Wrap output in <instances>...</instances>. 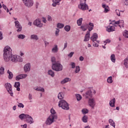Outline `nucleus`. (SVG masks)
Listing matches in <instances>:
<instances>
[{
    "instance_id": "1",
    "label": "nucleus",
    "mask_w": 128,
    "mask_h": 128,
    "mask_svg": "<svg viewBox=\"0 0 128 128\" xmlns=\"http://www.w3.org/2000/svg\"><path fill=\"white\" fill-rule=\"evenodd\" d=\"M12 50L10 46H6L4 50V58L5 62H10L11 60L12 62H18V56L12 55Z\"/></svg>"
},
{
    "instance_id": "2",
    "label": "nucleus",
    "mask_w": 128,
    "mask_h": 128,
    "mask_svg": "<svg viewBox=\"0 0 128 128\" xmlns=\"http://www.w3.org/2000/svg\"><path fill=\"white\" fill-rule=\"evenodd\" d=\"M52 68L53 70H55V72H62L63 67L60 62L57 61L56 63L52 66Z\"/></svg>"
},
{
    "instance_id": "3",
    "label": "nucleus",
    "mask_w": 128,
    "mask_h": 128,
    "mask_svg": "<svg viewBox=\"0 0 128 128\" xmlns=\"http://www.w3.org/2000/svg\"><path fill=\"white\" fill-rule=\"evenodd\" d=\"M58 106L62 108L63 110H70V106H68V104L66 102V100H62L59 102Z\"/></svg>"
},
{
    "instance_id": "4",
    "label": "nucleus",
    "mask_w": 128,
    "mask_h": 128,
    "mask_svg": "<svg viewBox=\"0 0 128 128\" xmlns=\"http://www.w3.org/2000/svg\"><path fill=\"white\" fill-rule=\"evenodd\" d=\"M54 120H58L56 116L54 117L52 116H50L46 121V124L47 126H50L54 122Z\"/></svg>"
},
{
    "instance_id": "5",
    "label": "nucleus",
    "mask_w": 128,
    "mask_h": 128,
    "mask_svg": "<svg viewBox=\"0 0 128 128\" xmlns=\"http://www.w3.org/2000/svg\"><path fill=\"white\" fill-rule=\"evenodd\" d=\"M78 8L82 10H88V6L86 2H80V4L78 6Z\"/></svg>"
},
{
    "instance_id": "6",
    "label": "nucleus",
    "mask_w": 128,
    "mask_h": 128,
    "mask_svg": "<svg viewBox=\"0 0 128 128\" xmlns=\"http://www.w3.org/2000/svg\"><path fill=\"white\" fill-rule=\"evenodd\" d=\"M4 86L7 90L8 94H10L11 96H14V93L12 92V84H10L8 82H7L5 84Z\"/></svg>"
},
{
    "instance_id": "7",
    "label": "nucleus",
    "mask_w": 128,
    "mask_h": 128,
    "mask_svg": "<svg viewBox=\"0 0 128 128\" xmlns=\"http://www.w3.org/2000/svg\"><path fill=\"white\" fill-rule=\"evenodd\" d=\"M24 4L27 8H32L34 6V1L32 0H22Z\"/></svg>"
},
{
    "instance_id": "8",
    "label": "nucleus",
    "mask_w": 128,
    "mask_h": 128,
    "mask_svg": "<svg viewBox=\"0 0 128 128\" xmlns=\"http://www.w3.org/2000/svg\"><path fill=\"white\" fill-rule=\"evenodd\" d=\"M14 24L16 28H18L16 32H20L22 31V25H20V22H18V20L15 21Z\"/></svg>"
},
{
    "instance_id": "9",
    "label": "nucleus",
    "mask_w": 128,
    "mask_h": 128,
    "mask_svg": "<svg viewBox=\"0 0 128 128\" xmlns=\"http://www.w3.org/2000/svg\"><path fill=\"white\" fill-rule=\"evenodd\" d=\"M83 96L85 98H89L90 100V98H92V91L88 90L84 94Z\"/></svg>"
},
{
    "instance_id": "10",
    "label": "nucleus",
    "mask_w": 128,
    "mask_h": 128,
    "mask_svg": "<svg viewBox=\"0 0 128 128\" xmlns=\"http://www.w3.org/2000/svg\"><path fill=\"white\" fill-rule=\"evenodd\" d=\"M88 104L92 108H94V106H96V100H94V98H90L88 101Z\"/></svg>"
},
{
    "instance_id": "11",
    "label": "nucleus",
    "mask_w": 128,
    "mask_h": 128,
    "mask_svg": "<svg viewBox=\"0 0 128 128\" xmlns=\"http://www.w3.org/2000/svg\"><path fill=\"white\" fill-rule=\"evenodd\" d=\"M33 24L36 26H38V28H42V24L40 22V19H36L35 20Z\"/></svg>"
},
{
    "instance_id": "12",
    "label": "nucleus",
    "mask_w": 128,
    "mask_h": 128,
    "mask_svg": "<svg viewBox=\"0 0 128 128\" xmlns=\"http://www.w3.org/2000/svg\"><path fill=\"white\" fill-rule=\"evenodd\" d=\"M26 122L28 124H34V118H32V117L30 116L28 114H27V116H26Z\"/></svg>"
},
{
    "instance_id": "13",
    "label": "nucleus",
    "mask_w": 128,
    "mask_h": 128,
    "mask_svg": "<svg viewBox=\"0 0 128 128\" xmlns=\"http://www.w3.org/2000/svg\"><path fill=\"white\" fill-rule=\"evenodd\" d=\"M30 68H31L30 64L27 63L24 66V72H30Z\"/></svg>"
},
{
    "instance_id": "14",
    "label": "nucleus",
    "mask_w": 128,
    "mask_h": 128,
    "mask_svg": "<svg viewBox=\"0 0 128 128\" xmlns=\"http://www.w3.org/2000/svg\"><path fill=\"white\" fill-rule=\"evenodd\" d=\"M26 76H28V74H18L16 77V80H22L24 78H26Z\"/></svg>"
},
{
    "instance_id": "15",
    "label": "nucleus",
    "mask_w": 128,
    "mask_h": 128,
    "mask_svg": "<svg viewBox=\"0 0 128 128\" xmlns=\"http://www.w3.org/2000/svg\"><path fill=\"white\" fill-rule=\"evenodd\" d=\"M98 34L94 33L93 35L91 36L90 40L92 42H96L98 44L100 42L99 40H98Z\"/></svg>"
},
{
    "instance_id": "16",
    "label": "nucleus",
    "mask_w": 128,
    "mask_h": 128,
    "mask_svg": "<svg viewBox=\"0 0 128 128\" xmlns=\"http://www.w3.org/2000/svg\"><path fill=\"white\" fill-rule=\"evenodd\" d=\"M86 26L88 28V30H89L88 32H90L92 30H94V23L92 22H90L88 24H86Z\"/></svg>"
},
{
    "instance_id": "17",
    "label": "nucleus",
    "mask_w": 128,
    "mask_h": 128,
    "mask_svg": "<svg viewBox=\"0 0 128 128\" xmlns=\"http://www.w3.org/2000/svg\"><path fill=\"white\" fill-rule=\"evenodd\" d=\"M116 28L114 26H108L106 27V32H114Z\"/></svg>"
},
{
    "instance_id": "18",
    "label": "nucleus",
    "mask_w": 128,
    "mask_h": 128,
    "mask_svg": "<svg viewBox=\"0 0 128 128\" xmlns=\"http://www.w3.org/2000/svg\"><path fill=\"white\" fill-rule=\"evenodd\" d=\"M62 0H52V6H54V8H56V5L60 6V2Z\"/></svg>"
},
{
    "instance_id": "19",
    "label": "nucleus",
    "mask_w": 128,
    "mask_h": 128,
    "mask_svg": "<svg viewBox=\"0 0 128 128\" xmlns=\"http://www.w3.org/2000/svg\"><path fill=\"white\" fill-rule=\"evenodd\" d=\"M90 32H87V33L85 36L84 42H88L90 40Z\"/></svg>"
},
{
    "instance_id": "20",
    "label": "nucleus",
    "mask_w": 128,
    "mask_h": 128,
    "mask_svg": "<svg viewBox=\"0 0 128 128\" xmlns=\"http://www.w3.org/2000/svg\"><path fill=\"white\" fill-rule=\"evenodd\" d=\"M70 80H72V79L68 78H66L60 82V84H66V82H70Z\"/></svg>"
},
{
    "instance_id": "21",
    "label": "nucleus",
    "mask_w": 128,
    "mask_h": 128,
    "mask_svg": "<svg viewBox=\"0 0 128 128\" xmlns=\"http://www.w3.org/2000/svg\"><path fill=\"white\" fill-rule=\"evenodd\" d=\"M116 104V98H114L110 101L109 104L111 108H114V104Z\"/></svg>"
},
{
    "instance_id": "22",
    "label": "nucleus",
    "mask_w": 128,
    "mask_h": 128,
    "mask_svg": "<svg viewBox=\"0 0 128 128\" xmlns=\"http://www.w3.org/2000/svg\"><path fill=\"white\" fill-rule=\"evenodd\" d=\"M14 86L16 88V90L18 92L20 90V82H15Z\"/></svg>"
},
{
    "instance_id": "23",
    "label": "nucleus",
    "mask_w": 128,
    "mask_h": 128,
    "mask_svg": "<svg viewBox=\"0 0 128 128\" xmlns=\"http://www.w3.org/2000/svg\"><path fill=\"white\" fill-rule=\"evenodd\" d=\"M52 52H54V54H56L58 52V45H54V47L52 50Z\"/></svg>"
},
{
    "instance_id": "24",
    "label": "nucleus",
    "mask_w": 128,
    "mask_h": 128,
    "mask_svg": "<svg viewBox=\"0 0 128 128\" xmlns=\"http://www.w3.org/2000/svg\"><path fill=\"white\" fill-rule=\"evenodd\" d=\"M51 114L50 116H52L53 118L56 116V118H58V115L56 114V110L54 108H52L50 110Z\"/></svg>"
},
{
    "instance_id": "25",
    "label": "nucleus",
    "mask_w": 128,
    "mask_h": 128,
    "mask_svg": "<svg viewBox=\"0 0 128 128\" xmlns=\"http://www.w3.org/2000/svg\"><path fill=\"white\" fill-rule=\"evenodd\" d=\"M7 72L8 74V78L9 80H12V78H14V74H12V72L10 71V70H8Z\"/></svg>"
},
{
    "instance_id": "26",
    "label": "nucleus",
    "mask_w": 128,
    "mask_h": 128,
    "mask_svg": "<svg viewBox=\"0 0 128 128\" xmlns=\"http://www.w3.org/2000/svg\"><path fill=\"white\" fill-rule=\"evenodd\" d=\"M30 38V40H38V36L36 34H32Z\"/></svg>"
},
{
    "instance_id": "27",
    "label": "nucleus",
    "mask_w": 128,
    "mask_h": 128,
    "mask_svg": "<svg viewBox=\"0 0 128 128\" xmlns=\"http://www.w3.org/2000/svg\"><path fill=\"white\" fill-rule=\"evenodd\" d=\"M48 74L52 78H54V72L52 70H50L48 71Z\"/></svg>"
},
{
    "instance_id": "28",
    "label": "nucleus",
    "mask_w": 128,
    "mask_h": 128,
    "mask_svg": "<svg viewBox=\"0 0 128 128\" xmlns=\"http://www.w3.org/2000/svg\"><path fill=\"white\" fill-rule=\"evenodd\" d=\"M124 20H119L118 26H120V28H122V26L124 28Z\"/></svg>"
},
{
    "instance_id": "29",
    "label": "nucleus",
    "mask_w": 128,
    "mask_h": 128,
    "mask_svg": "<svg viewBox=\"0 0 128 128\" xmlns=\"http://www.w3.org/2000/svg\"><path fill=\"white\" fill-rule=\"evenodd\" d=\"M27 116H28V114H22L19 116V118H20V120H24V118L26 120Z\"/></svg>"
},
{
    "instance_id": "30",
    "label": "nucleus",
    "mask_w": 128,
    "mask_h": 128,
    "mask_svg": "<svg viewBox=\"0 0 128 128\" xmlns=\"http://www.w3.org/2000/svg\"><path fill=\"white\" fill-rule=\"evenodd\" d=\"M35 90H38V92H44V88L42 87H38L35 88Z\"/></svg>"
},
{
    "instance_id": "31",
    "label": "nucleus",
    "mask_w": 128,
    "mask_h": 128,
    "mask_svg": "<svg viewBox=\"0 0 128 128\" xmlns=\"http://www.w3.org/2000/svg\"><path fill=\"white\" fill-rule=\"evenodd\" d=\"M108 122L110 126H114V128H116V124L114 123V120L110 119Z\"/></svg>"
},
{
    "instance_id": "32",
    "label": "nucleus",
    "mask_w": 128,
    "mask_h": 128,
    "mask_svg": "<svg viewBox=\"0 0 128 128\" xmlns=\"http://www.w3.org/2000/svg\"><path fill=\"white\" fill-rule=\"evenodd\" d=\"M110 60L112 62H116V55L112 54L110 56Z\"/></svg>"
},
{
    "instance_id": "33",
    "label": "nucleus",
    "mask_w": 128,
    "mask_h": 128,
    "mask_svg": "<svg viewBox=\"0 0 128 128\" xmlns=\"http://www.w3.org/2000/svg\"><path fill=\"white\" fill-rule=\"evenodd\" d=\"M51 62H52V66L54 64H56V62H56V57L54 56H52L51 58Z\"/></svg>"
},
{
    "instance_id": "34",
    "label": "nucleus",
    "mask_w": 128,
    "mask_h": 128,
    "mask_svg": "<svg viewBox=\"0 0 128 128\" xmlns=\"http://www.w3.org/2000/svg\"><path fill=\"white\" fill-rule=\"evenodd\" d=\"M62 94V92H59L58 96V100H62L64 98V95Z\"/></svg>"
},
{
    "instance_id": "35",
    "label": "nucleus",
    "mask_w": 128,
    "mask_h": 128,
    "mask_svg": "<svg viewBox=\"0 0 128 128\" xmlns=\"http://www.w3.org/2000/svg\"><path fill=\"white\" fill-rule=\"evenodd\" d=\"M107 82H108V84H112V76H109L107 78Z\"/></svg>"
},
{
    "instance_id": "36",
    "label": "nucleus",
    "mask_w": 128,
    "mask_h": 128,
    "mask_svg": "<svg viewBox=\"0 0 128 128\" xmlns=\"http://www.w3.org/2000/svg\"><path fill=\"white\" fill-rule=\"evenodd\" d=\"M102 8H104V12H108V6H106L105 4H102Z\"/></svg>"
},
{
    "instance_id": "37",
    "label": "nucleus",
    "mask_w": 128,
    "mask_h": 128,
    "mask_svg": "<svg viewBox=\"0 0 128 128\" xmlns=\"http://www.w3.org/2000/svg\"><path fill=\"white\" fill-rule=\"evenodd\" d=\"M82 18H80L77 20V24L80 26H82Z\"/></svg>"
},
{
    "instance_id": "38",
    "label": "nucleus",
    "mask_w": 128,
    "mask_h": 128,
    "mask_svg": "<svg viewBox=\"0 0 128 128\" xmlns=\"http://www.w3.org/2000/svg\"><path fill=\"white\" fill-rule=\"evenodd\" d=\"M64 26V24L62 23H58L57 24V28H62Z\"/></svg>"
},
{
    "instance_id": "39",
    "label": "nucleus",
    "mask_w": 128,
    "mask_h": 128,
    "mask_svg": "<svg viewBox=\"0 0 128 128\" xmlns=\"http://www.w3.org/2000/svg\"><path fill=\"white\" fill-rule=\"evenodd\" d=\"M18 38L21 39V40H24L26 38V36L24 34H19L18 36Z\"/></svg>"
},
{
    "instance_id": "40",
    "label": "nucleus",
    "mask_w": 128,
    "mask_h": 128,
    "mask_svg": "<svg viewBox=\"0 0 128 128\" xmlns=\"http://www.w3.org/2000/svg\"><path fill=\"white\" fill-rule=\"evenodd\" d=\"M88 26H86V24L82 26H80V28L83 30L84 32H86L87 30Z\"/></svg>"
},
{
    "instance_id": "41",
    "label": "nucleus",
    "mask_w": 128,
    "mask_h": 128,
    "mask_svg": "<svg viewBox=\"0 0 128 128\" xmlns=\"http://www.w3.org/2000/svg\"><path fill=\"white\" fill-rule=\"evenodd\" d=\"M124 66H125V67L128 68V59L127 58H125L124 60Z\"/></svg>"
},
{
    "instance_id": "42",
    "label": "nucleus",
    "mask_w": 128,
    "mask_h": 128,
    "mask_svg": "<svg viewBox=\"0 0 128 128\" xmlns=\"http://www.w3.org/2000/svg\"><path fill=\"white\" fill-rule=\"evenodd\" d=\"M64 29L65 30L66 32H70V26H66L64 28Z\"/></svg>"
},
{
    "instance_id": "43",
    "label": "nucleus",
    "mask_w": 128,
    "mask_h": 128,
    "mask_svg": "<svg viewBox=\"0 0 128 128\" xmlns=\"http://www.w3.org/2000/svg\"><path fill=\"white\" fill-rule=\"evenodd\" d=\"M76 97L78 102H80V100L82 98V96L80 94H76Z\"/></svg>"
},
{
    "instance_id": "44",
    "label": "nucleus",
    "mask_w": 128,
    "mask_h": 128,
    "mask_svg": "<svg viewBox=\"0 0 128 128\" xmlns=\"http://www.w3.org/2000/svg\"><path fill=\"white\" fill-rule=\"evenodd\" d=\"M80 66H76L75 74H78V72H80Z\"/></svg>"
},
{
    "instance_id": "45",
    "label": "nucleus",
    "mask_w": 128,
    "mask_h": 128,
    "mask_svg": "<svg viewBox=\"0 0 128 128\" xmlns=\"http://www.w3.org/2000/svg\"><path fill=\"white\" fill-rule=\"evenodd\" d=\"M82 120L84 122H88V116H84Z\"/></svg>"
},
{
    "instance_id": "46",
    "label": "nucleus",
    "mask_w": 128,
    "mask_h": 128,
    "mask_svg": "<svg viewBox=\"0 0 128 128\" xmlns=\"http://www.w3.org/2000/svg\"><path fill=\"white\" fill-rule=\"evenodd\" d=\"M4 74V68L1 67L0 68V74Z\"/></svg>"
},
{
    "instance_id": "47",
    "label": "nucleus",
    "mask_w": 128,
    "mask_h": 128,
    "mask_svg": "<svg viewBox=\"0 0 128 128\" xmlns=\"http://www.w3.org/2000/svg\"><path fill=\"white\" fill-rule=\"evenodd\" d=\"M123 36L125 37L128 38V31L126 30H125L124 31V33L123 34Z\"/></svg>"
},
{
    "instance_id": "48",
    "label": "nucleus",
    "mask_w": 128,
    "mask_h": 128,
    "mask_svg": "<svg viewBox=\"0 0 128 128\" xmlns=\"http://www.w3.org/2000/svg\"><path fill=\"white\" fill-rule=\"evenodd\" d=\"M88 112V109L82 110V113L83 114H86Z\"/></svg>"
},
{
    "instance_id": "49",
    "label": "nucleus",
    "mask_w": 128,
    "mask_h": 128,
    "mask_svg": "<svg viewBox=\"0 0 128 128\" xmlns=\"http://www.w3.org/2000/svg\"><path fill=\"white\" fill-rule=\"evenodd\" d=\"M2 6L3 8H4V10H6V12H9L10 10H8V8H6V5H4V4H3L2 5Z\"/></svg>"
},
{
    "instance_id": "50",
    "label": "nucleus",
    "mask_w": 128,
    "mask_h": 128,
    "mask_svg": "<svg viewBox=\"0 0 128 128\" xmlns=\"http://www.w3.org/2000/svg\"><path fill=\"white\" fill-rule=\"evenodd\" d=\"M17 62H22V58L20 56H17Z\"/></svg>"
},
{
    "instance_id": "51",
    "label": "nucleus",
    "mask_w": 128,
    "mask_h": 128,
    "mask_svg": "<svg viewBox=\"0 0 128 128\" xmlns=\"http://www.w3.org/2000/svg\"><path fill=\"white\" fill-rule=\"evenodd\" d=\"M60 33V30L58 28H56V30L55 32V35L56 36H58L59 34Z\"/></svg>"
},
{
    "instance_id": "52",
    "label": "nucleus",
    "mask_w": 128,
    "mask_h": 128,
    "mask_svg": "<svg viewBox=\"0 0 128 128\" xmlns=\"http://www.w3.org/2000/svg\"><path fill=\"white\" fill-rule=\"evenodd\" d=\"M18 108H24V105L22 103H18Z\"/></svg>"
},
{
    "instance_id": "53",
    "label": "nucleus",
    "mask_w": 128,
    "mask_h": 128,
    "mask_svg": "<svg viewBox=\"0 0 128 128\" xmlns=\"http://www.w3.org/2000/svg\"><path fill=\"white\" fill-rule=\"evenodd\" d=\"M70 66H72V68H76V63L72 62L70 63Z\"/></svg>"
},
{
    "instance_id": "54",
    "label": "nucleus",
    "mask_w": 128,
    "mask_h": 128,
    "mask_svg": "<svg viewBox=\"0 0 128 128\" xmlns=\"http://www.w3.org/2000/svg\"><path fill=\"white\" fill-rule=\"evenodd\" d=\"M109 42H110V39L106 40V41H104V46L106 44H109Z\"/></svg>"
},
{
    "instance_id": "55",
    "label": "nucleus",
    "mask_w": 128,
    "mask_h": 128,
    "mask_svg": "<svg viewBox=\"0 0 128 128\" xmlns=\"http://www.w3.org/2000/svg\"><path fill=\"white\" fill-rule=\"evenodd\" d=\"M116 12L118 16H120V12L119 10H116Z\"/></svg>"
},
{
    "instance_id": "56",
    "label": "nucleus",
    "mask_w": 128,
    "mask_h": 128,
    "mask_svg": "<svg viewBox=\"0 0 128 128\" xmlns=\"http://www.w3.org/2000/svg\"><path fill=\"white\" fill-rule=\"evenodd\" d=\"M74 54V52H71L68 54V56H69V58H72Z\"/></svg>"
},
{
    "instance_id": "57",
    "label": "nucleus",
    "mask_w": 128,
    "mask_h": 128,
    "mask_svg": "<svg viewBox=\"0 0 128 128\" xmlns=\"http://www.w3.org/2000/svg\"><path fill=\"white\" fill-rule=\"evenodd\" d=\"M113 22H114V23H113V24H119L120 25V20L118 21H116V20H114L112 21Z\"/></svg>"
},
{
    "instance_id": "58",
    "label": "nucleus",
    "mask_w": 128,
    "mask_h": 128,
    "mask_svg": "<svg viewBox=\"0 0 128 128\" xmlns=\"http://www.w3.org/2000/svg\"><path fill=\"white\" fill-rule=\"evenodd\" d=\"M93 46L97 48L98 46V44L94 42H93Z\"/></svg>"
},
{
    "instance_id": "59",
    "label": "nucleus",
    "mask_w": 128,
    "mask_h": 128,
    "mask_svg": "<svg viewBox=\"0 0 128 128\" xmlns=\"http://www.w3.org/2000/svg\"><path fill=\"white\" fill-rule=\"evenodd\" d=\"M28 100H32V94H29Z\"/></svg>"
},
{
    "instance_id": "60",
    "label": "nucleus",
    "mask_w": 128,
    "mask_h": 128,
    "mask_svg": "<svg viewBox=\"0 0 128 128\" xmlns=\"http://www.w3.org/2000/svg\"><path fill=\"white\" fill-rule=\"evenodd\" d=\"M4 38V37H2V32H0V40H2Z\"/></svg>"
},
{
    "instance_id": "61",
    "label": "nucleus",
    "mask_w": 128,
    "mask_h": 128,
    "mask_svg": "<svg viewBox=\"0 0 128 128\" xmlns=\"http://www.w3.org/2000/svg\"><path fill=\"white\" fill-rule=\"evenodd\" d=\"M48 21H52V16H48Z\"/></svg>"
},
{
    "instance_id": "62",
    "label": "nucleus",
    "mask_w": 128,
    "mask_h": 128,
    "mask_svg": "<svg viewBox=\"0 0 128 128\" xmlns=\"http://www.w3.org/2000/svg\"><path fill=\"white\" fill-rule=\"evenodd\" d=\"M79 60L80 62H83V60H84V58L82 57V56H80L79 58Z\"/></svg>"
},
{
    "instance_id": "63",
    "label": "nucleus",
    "mask_w": 128,
    "mask_h": 128,
    "mask_svg": "<svg viewBox=\"0 0 128 128\" xmlns=\"http://www.w3.org/2000/svg\"><path fill=\"white\" fill-rule=\"evenodd\" d=\"M124 4L126 6H128V0H125V2H124Z\"/></svg>"
},
{
    "instance_id": "64",
    "label": "nucleus",
    "mask_w": 128,
    "mask_h": 128,
    "mask_svg": "<svg viewBox=\"0 0 128 128\" xmlns=\"http://www.w3.org/2000/svg\"><path fill=\"white\" fill-rule=\"evenodd\" d=\"M21 126H22V128H26L27 125L26 124H24V125H21Z\"/></svg>"
}]
</instances>
